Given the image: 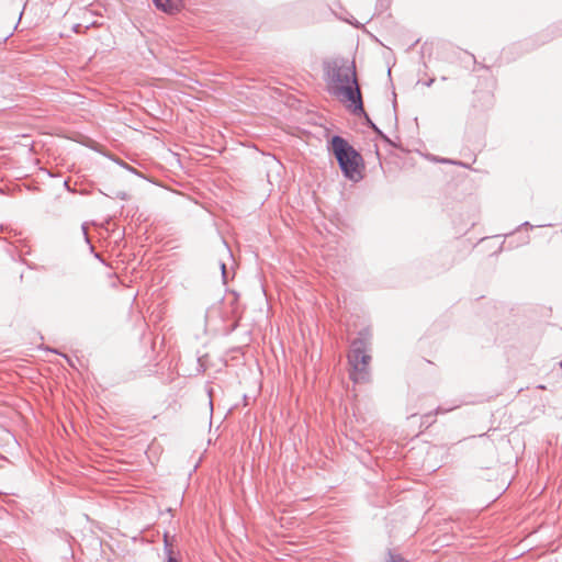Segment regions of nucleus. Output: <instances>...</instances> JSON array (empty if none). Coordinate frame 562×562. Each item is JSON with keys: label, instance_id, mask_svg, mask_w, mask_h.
Here are the masks:
<instances>
[{"label": "nucleus", "instance_id": "nucleus-11", "mask_svg": "<svg viewBox=\"0 0 562 562\" xmlns=\"http://www.w3.org/2000/svg\"><path fill=\"white\" fill-rule=\"evenodd\" d=\"M432 82H434V79H429V80H427V81L425 82V85H426L427 87H430V86L432 85Z\"/></svg>", "mask_w": 562, "mask_h": 562}, {"label": "nucleus", "instance_id": "nucleus-4", "mask_svg": "<svg viewBox=\"0 0 562 562\" xmlns=\"http://www.w3.org/2000/svg\"><path fill=\"white\" fill-rule=\"evenodd\" d=\"M155 7L166 13H175L179 10V0H153Z\"/></svg>", "mask_w": 562, "mask_h": 562}, {"label": "nucleus", "instance_id": "nucleus-1", "mask_svg": "<svg viewBox=\"0 0 562 562\" xmlns=\"http://www.w3.org/2000/svg\"><path fill=\"white\" fill-rule=\"evenodd\" d=\"M323 77L327 92L330 95L349 102V109L353 114L364 113L362 94L353 60L345 57L324 60Z\"/></svg>", "mask_w": 562, "mask_h": 562}, {"label": "nucleus", "instance_id": "nucleus-7", "mask_svg": "<svg viewBox=\"0 0 562 562\" xmlns=\"http://www.w3.org/2000/svg\"><path fill=\"white\" fill-rule=\"evenodd\" d=\"M221 269H222V277L224 279V282H226V273H227V271H226L225 263H221Z\"/></svg>", "mask_w": 562, "mask_h": 562}, {"label": "nucleus", "instance_id": "nucleus-8", "mask_svg": "<svg viewBox=\"0 0 562 562\" xmlns=\"http://www.w3.org/2000/svg\"><path fill=\"white\" fill-rule=\"evenodd\" d=\"M207 394H209V396H210V403H209V404H210L211 411H213L212 389H210V390L207 391Z\"/></svg>", "mask_w": 562, "mask_h": 562}, {"label": "nucleus", "instance_id": "nucleus-6", "mask_svg": "<svg viewBox=\"0 0 562 562\" xmlns=\"http://www.w3.org/2000/svg\"><path fill=\"white\" fill-rule=\"evenodd\" d=\"M165 552L167 553V560L165 562H180L173 557V551L168 542L167 536H165Z\"/></svg>", "mask_w": 562, "mask_h": 562}, {"label": "nucleus", "instance_id": "nucleus-5", "mask_svg": "<svg viewBox=\"0 0 562 562\" xmlns=\"http://www.w3.org/2000/svg\"><path fill=\"white\" fill-rule=\"evenodd\" d=\"M359 115H363L366 117L368 126L370 128H372L373 132L376 133L383 140L390 142L387 136L385 134H383V132L370 120V117L368 116V114L366 112L360 113Z\"/></svg>", "mask_w": 562, "mask_h": 562}, {"label": "nucleus", "instance_id": "nucleus-3", "mask_svg": "<svg viewBox=\"0 0 562 562\" xmlns=\"http://www.w3.org/2000/svg\"><path fill=\"white\" fill-rule=\"evenodd\" d=\"M370 345L371 337L367 333H360L359 337L353 339L348 353V363L351 367L350 379L355 383H363L370 378Z\"/></svg>", "mask_w": 562, "mask_h": 562}, {"label": "nucleus", "instance_id": "nucleus-12", "mask_svg": "<svg viewBox=\"0 0 562 562\" xmlns=\"http://www.w3.org/2000/svg\"><path fill=\"white\" fill-rule=\"evenodd\" d=\"M521 226H526V227H530V228H532V227H533L532 225H530V223H529V222H525V223H522V225H521Z\"/></svg>", "mask_w": 562, "mask_h": 562}, {"label": "nucleus", "instance_id": "nucleus-10", "mask_svg": "<svg viewBox=\"0 0 562 562\" xmlns=\"http://www.w3.org/2000/svg\"><path fill=\"white\" fill-rule=\"evenodd\" d=\"M449 409H445V412H448ZM439 413H443V409H441V407H437L436 409V413L435 414H439Z\"/></svg>", "mask_w": 562, "mask_h": 562}, {"label": "nucleus", "instance_id": "nucleus-9", "mask_svg": "<svg viewBox=\"0 0 562 562\" xmlns=\"http://www.w3.org/2000/svg\"><path fill=\"white\" fill-rule=\"evenodd\" d=\"M82 233L85 235V238H86L87 243L90 245V240H89V237H88V233H87L86 226H82Z\"/></svg>", "mask_w": 562, "mask_h": 562}, {"label": "nucleus", "instance_id": "nucleus-2", "mask_svg": "<svg viewBox=\"0 0 562 562\" xmlns=\"http://www.w3.org/2000/svg\"><path fill=\"white\" fill-rule=\"evenodd\" d=\"M328 149L336 158L345 178L355 182L362 179L363 158L347 139L334 135L328 143Z\"/></svg>", "mask_w": 562, "mask_h": 562}]
</instances>
